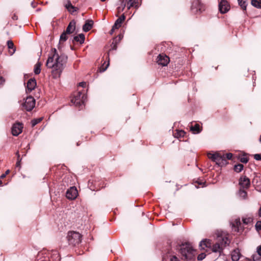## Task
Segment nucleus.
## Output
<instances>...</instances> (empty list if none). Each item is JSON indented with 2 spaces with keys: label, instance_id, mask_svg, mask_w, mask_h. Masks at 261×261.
I'll return each instance as SVG.
<instances>
[{
  "label": "nucleus",
  "instance_id": "f257e3e1",
  "mask_svg": "<svg viewBox=\"0 0 261 261\" xmlns=\"http://www.w3.org/2000/svg\"><path fill=\"white\" fill-rule=\"evenodd\" d=\"M53 55L49 56L46 63L48 68H51V75L54 79L60 78L64 68L67 57L64 55H59L55 48L53 50Z\"/></svg>",
  "mask_w": 261,
  "mask_h": 261
},
{
  "label": "nucleus",
  "instance_id": "f03ea898",
  "mask_svg": "<svg viewBox=\"0 0 261 261\" xmlns=\"http://www.w3.org/2000/svg\"><path fill=\"white\" fill-rule=\"evenodd\" d=\"M230 243V240L226 236L218 237L217 242L212 246V251L214 252H218L221 254L223 249L228 246Z\"/></svg>",
  "mask_w": 261,
  "mask_h": 261
},
{
  "label": "nucleus",
  "instance_id": "7ed1b4c3",
  "mask_svg": "<svg viewBox=\"0 0 261 261\" xmlns=\"http://www.w3.org/2000/svg\"><path fill=\"white\" fill-rule=\"evenodd\" d=\"M206 9V6L200 0H194L191 4V11L195 15H199Z\"/></svg>",
  "mask_w": 261,
  "mask_h": 261
},
{
  "label": "nucleus",
  "instance_id": "20e7f679",
  "mask_svg": "<svg viewBox=\"0 0 261 261\" xmlns=\"http://www.w3.org/2000/svg\"><path fill=\"white\" fill-rule=\"evenodd\" d=\"M86 98V96L82 92H78L73 94L71 102L81 109L83 108Z\"/></svg>",
  "mask_w": 261,
  "mask_h": 261
},
{
  "label": "nucleus",
  "instance_id": "39448f33",
  "mask_svg": "<svg viewBox=\"0 0 261 261\" xmlns=\"http://www.w3.org/2000/svg\"><path fill=\"white\" fill-rule=\"evenodd\" d=\"M69 244L75 246L81 242L82 236L76 231L69 232L67 237Z\"/></svg>",
  "mask_w": 261,
  "mask_h": 261
},
{
  "label": "nucleus",
  "instance_id": "423d86ee",
  "mask_svg": "<svg viewBox=\"0 0 261 261\" xmlns=\"http://www.w3.org/2000/svg\"><path fill=\"white\" fill-rule=\"evenodd\" d=\"M180 252L186 259H191L194 256L195 250L189 244H186L180 248Z\"/></svg>",
  "mask_w": 261,
  "mask_h": 261
},
{
  "label": "nucleus",
  "instance_id": "0eeeda50",
  "mask_svg": "<svg viewBox=\"0 0 261 261\" xmlns=\"http://www.w3.org/2000/svg\"><path fill=\"white\" fill-rule=\"evenodd\" d=\"M35 106V100L32 96H28L23 104V108L27 111H32Z\"/></svg>",
  "mask_w": 261,
  "mask_h": 261
},
{
  "label": "nucleus",
  "instance_id": "6e6552de",
  "mask_svg": "<svg viewBox=\"0 0 261 261\" xmlns=\"http://www.w3.org/2000/svg\"><path fill=\"white\" fill-rule=\"evenodd\" d=\"M23 124L20 122H16L12 127V134L14 136H18L21 133L23 129Z\"/></svg>",
  "mask_w": 261,
  "mask_h": 261
},
{
  "label": "nucleus",
  "instance_id": "1a4fd4ad",
  "mask_svg": "<svg viewBox=\"0 0 261 261\" xmlns=\"http://www.w3.org/2000/svg\"><path fill=\"white\" fill-rule=\"evenodd\" d=\"M78 195L77 190L75 187H70L66 192V196L68 199H75Z\"/></svg>",
  "mask_w": 261,
  "mask_h": 261
},
{
  "label": "nucleus",
  "instance_id": "9d476101",
  "mask_svg": "<svg viewBox=\"0 0 261 261\" xmlns=\"http://www.w3.org/2000/svg\"><path fill=\"white\" fill-rule=\"evenodd\" d=\"M169 61V58L164 54H160L157 58V63L163 66H167Z\"/></svg>",
  "mask_w": 261,
  "mask_h": 261
},
{
  "label": "nucleus",
  "instance_id": "9b49d317",
  "mask_svg": "<svg viewBox=\"0 0 261 261\" xmlns=\"http://www.w3.org/2000/svg\"><path fill=\"white\" fill-rule=\"evenodd\" d=\"M207 156L208 158L211 159L214 162H215L219 166H222V163L221 162H223V159L221 155L219 153H208Z\"/></svg>",
  "mask_w": 261,
  "mask_h": 261
},
{
  "label": "nucleus",
  "instance_id": "f8f14e48",
  "mask_svg": "<svg viewBox=\"0 0 261 261\" xmlns=\"http://www.w3.org/2000/svg\"><path fill=\"white\" fill-rule=\"evenodd\" d=\"M239 185L242 189H248L250 185L249 178L246 176H241L239 179Z\"/></svg>",
  "mask_w": 261,
  "mask_h": 261
},
{
  "label": "nucleus",
  "instance_id": "ddd939ff",
  "mask_svg": "<svg viewBox=\"0 0 261 261\" xmlns=\"http://www.w3.org/2000/svg\"><path fill=\"white\" fill-rule=\"evenodd\" d=\"M219 6V10L221 13H225L229 10V5L225 0H222Z\"/></svg>",
  "mask_w": 261,
  "mask_h": 261
},
{
  "label": "nucleus",
  "instance_id": "4468645a",
  "mask_svg": "<svg viewBox=\"0 0 261 261\" xmlns=\"http://www.w3.org/2000/svg\"><path fill=\"white\" fill-rule=\"evenodd\" d=\"M125 19V15L124 14H122L120 17H119L116 20L114 24L112 27V31L118 29L119 28H120L122 22L124 21Z\"/></svg>",
  "mask_w": 261,
  "mask_h": 261
},
{
  "label": "nucleus",
  "instance_id": "2eb2a0df",
  "mask_svg": "<svg viewBox=\"0 0 261 261\" xmlns=\"http://www.w3.org/2000/svg\"><path fill=\"white\" fill-rule=\"evenodd\" d=\"M241 222L239 218H236L233 222L231 223V227L236 232H239L242 229Z\"/></svg>",
  "mask_w": 261,
  "mask_h": 261
},
{
  "label": "nucleus",
  "instance_id": "dca6fc26",
  "mask_svg": "<svg viewBox=\"0 0 261 261\" xmlns=\"http://www.w3.org/2000/svg\"><path fill=\"white\" fill-rule=\"evenodd\" d=\"M36 82L35 79H30L27 83L26 89L27 92H31L33 90L35 89V88L36 86Z\"/></svg>",
  "mask_w": 261,
  "mask_h": 261
},
{
  "label": "nucleus",
  "instance_id": "f3484780",
  "mask_svg": "<svg viewBox=\"0 0 261 261\" xmlns=\"http://www.w3.org/2000/svg\"><path fill=\"white\" fill-rule=\"evenodd\" d=\"M76 22L75 20H73L71 21L68 25L66 30L65 32L68 34H70L74 32L75 30Z\"/></svg>",
  "mask_w": 261,
  "mask_h": 261
},
{
  "label": "nucleus",
  "instance_id": "a211bd4d",
  "mask_svg": "<svg viewBox=\"0 0 261 261\" xmlns=\"http://www.w3.org/2000/svg\"><path fill=\"white\" fill-rule=\"evenodd\" d=\"M231 259L233 261H238L241 257V253L239 249L233 250L231 252Z\"/></svg>",
  "mask_w": 261,
  "mask_h": 261
},
{
  "label": "nucleus",
  "instance_id": "6ab92c4d",
  "mask_svg": "<svg viewBox=\"0 0 261 261\" xmlns=\"http://www.w3.org/2000/svg\"><path fill=\"white\" fill-rule=\"evenodd\" d=\"M93 25V21L92 20H88L83 25V30L85 32H87L92 29Z\"/></svg>",
  "mask_w": 261,
  "mask_h": 261
},
{
  "label": "nucleus",
  "instance_id": "aec40b11",
  "mask_svg": "<svg viewBox=\"0 0 261 261\" xmlns=\"http://www.w3.org/2000/svg\"><path fill=\"white\" fill-rule=\"evenodd\" d=\"M199 246L202 249H204L205 248H210L212 246L211 241L208 239L203 240L200 242Z\"/></svg>",
  "mask_w": 261,
  "mask_h": 261
},
{
  "label": "nucleus",
  "instance_id": "412c9836",
  "mask_svg": "<svg viewBox=\"0 0 261 261\" xmlns=\"http://www.w3.org/2000/svg\"><path fill=\"white\" fill-rule=\"evenodd\" d=\"M53 261H60V257L58 252L56 250L53 251L50 255Z\"/></svg>",
  "mask_w": 261,
  "mask_h": 261
},
{
  "label": "nucleus",
  "instance_id": "4be33fe9",
  "mask_svg": "<svg viewBox=\"0 0 261 261\" xmlns=\"http://www.w3.org/2000/svg\"><path fill=\"white\" fill-rule=\"evenodd\" d=\"M7 45L9 49H12V50H9L10 55H12L16 50L13 42L11 40H8L7 41Z\"/></svg>",
  "mask_w": 261,
  "mask_h": 261
},
{
  "label": "nucleus",
  "instance_id": "5701e85b",
  "mask_svg": "<svg viewBox=\"0 0 261 261\" xmlns=\"http://www.w3.org/2000/svg\"><path fill=\"white\" fill-rule=\"evenodd\" d=\"M190 129L194 134H198L201 130L199 124L197 123L195 124L194 126H191Z\"/></svg>",
  "mask_w": 261,
  "mask_h": 261
},
{
  "label": "nucleus",
  "instance_id": "b1692460",
  "mask_svg": "<svg viewBox=\"0 0 261 261\" xmlns=\"http://www.w3.org/2000/svg\"><path fill=\"white\" fill-rule=\"evenodd\" d=\"M85 35L83 34H80L74 37V40L79 42L80 43H83L85 41Z\"/></svg>",
  "mask_w": 261,
  "mask_h": 261
},
{
  "label": "nucleus",
  "instance_id": "393cba45",
  "mask_svg": "<svg viewBox=\"0 0 261 261\" xmlns=\"http://www.w3.org/2000/svg\"><path fill=\"white\" fill-rule=\"evenodd\" d=\"M41 66V64L39 62L35 64L34 68V72L36 74H39L40 73Z\"/></svg>",
  "mask_w": 261,
  "mask_h": 261
},
{
  "label": "nucleus",
  "instance_id": "a878e982",
  "mask_svg": "<svg viewBox=\"0 0 261 261\" xmlns=\"http://www.w3.org/2000/svg\"><path fill=\"white\" fill-rule=\"evenodd\" d=\"M244 189L241 188L239 191V195L240 197L242 198L243 199H246L247 196V193L246 191L244 190Z\"/></svg>",
  "mask_w": 261,
  "mask_h": 261
},
{
  "label": "nucleus",
  "instance_id": "bb28decb",
  "mask_svg": "<svg viewBox=\"0 0 261 261\" xmlns=\"http://www.w3.org/2000/svg\"><path fill=\"white\" fill-rule=\"evenodd\" d=\"M240 7L243 10H246L247 7V0H238Z\"/></svg>",
  "mask_w": 261,
  "mask_h": 261
},
{
  "label": "nucleus",
  "instance_id": "cd10ccee",
  "mask_svg": "<svg viewBox=\"0 0 261 261\" xmlns=\"http://www.w3.org/2000/svg\"><path fill=\"white\" fill-rule=\"evenodd\" d=\"M251 5L254 7L261 8V0H252Z\"/></svg>",
  "mask_w": 261,
  "mask_h": 261
},
{
  "label": "nucleus",
  "instance_id": "c85d7f7f",
  "mask_svg": "<svg viewBox=\"0 0 261 261\" xmlns=\"http://www.w3.org/2000/svg\"><path fill=\"white\" fill-rule=\"evenodd\" d=\"M222 156L223 159V162H221L222 163V165L224 164H225V163L226 162V160H225L226 158L228 160L231 159V158L232 157V154L230 153H226V154H223V155H222Z\"/></svg>",
  "mask_w": 261,
  "mask_h": 261
},
{
  "label": "nucleus",
  "instance_id": "c756f323",
  "mask_svg": "<svg viewBox=\"0 0 261 261\" xmlns=\"http://www.w3.org/2000/svg\"><path fill=\"white\" fill-rule=\"evenodd\" d=\"M109 66V61H108V63L106 64V62L100 67L99 68V70L100 72H104L106 70L108 66Z\"/></svg>",
  "mask_w": 261,
  "mask_h": 261
},
{
  "label": "nucleus",
  "instance_id": "7c9ffc66",
  "mask_svg": "<svg viewBox=\"0 0 261 261\" xmlns=\"http://www.w3.org/2000/svg\"><path fill=\"white\" fill-rule=\"evenodd\" d=\"M43 120V117H40L36 119H34L31 121L32 126H35L36 124L40 123Z\"/></svg>",
  "mask_w": 261,
  "mask_h": 261
},
{
  "label": "nucleus",
  "instance_id": "2f4dec72",
  "mask_svg": "<svg viewBox=\"0 0 261 261\" xmlns=\"http://www.w3.org/2000/svg\"><path fill=\"white\" fill-rule=\"evenodd\" d=\"M244 166L241 164H239L238 165H236L234 166V170L239 173L242 171V170L243 169Z\"/></svg>",
  "mask_w": 261,
  "mask_h": 261
},
{
  "label": "nucleus",
  "instance_id": "473e14b6",
  "mask_svg": "<svg viewBox=\"0 0 261 261\" xmlns=\"http://www.w3.org/2000/svg\"><path fill=\"white\" fill-rule=\"evenodd\" d=\"M136 3V0H129L127 5V9H130L131 7L135 6Z\"/></svg>",
  "mask_w": 261,
  "mask_h": 261
},
{
  "label": "nucleus",
  "instance_id": "72a5a7b5",
  "mask_svg": "<svg viewBox=\"0 0 261 261\" xmlns=\"http://www.w3.org/2000/svg\"><path fill=\"white\" fill-rule=\"evenodd\" d=\"M68 33H66V32H64L60 36V42H64L67 40Z\"/></svg>",
  "mask_w": 261,
  "mask_h": 261
},
{
  "label": "nucleus",
  "instance_id": "f704fd0d",
  "mask_svg": "<svg viewBox=\"0 0 261 261\" xmlns=\"http://www.w3.org/2000/svg\"><path fill=\"white\" fill-rule=\"evenodd\" d=\"M71 14H73L74 12H76L78 10V8L73 6L72 5L68 7V9H66Z\"/></svg>",
  "mask_w": 261,
  "mask_h": 261
},
{
  "label": "nucleus",
  "instance_id": "c9c22d12",
  "mask_svg": "<svg viewBox=\"0 0 261 261\" xmlns=\"http://www.w3.org/2000/svg\"><path fill=\"white\" fill-rule=\"evenodd\" d=\"M252 258L253 259V261H261V256L259 255L258 254H253L252 256Z\"/></svg>",
  "mask_w": 261,
  "mask_h": 261
},
{
  "label": "nucleus",
  "instance_id": "e433bc0d",
  "mask_svg": "<svg viewBox=\"0 0 261 261\" xmlns=\"http://www.w3.org/2000/svg\"><path fill=\"white\" fill-rule=\"evenodd\" d=\"M242 221L244 224L247 225L251 222L252 219L250 218H243Z\"/></svg>",
  "mask_w": 261,
  "mask_h": 261
},
{
  "label": "nucleus",
  "instance_id": "4c0bfd02",
  "mask_svg": "<svg viewBox=\"0 0 261 261\" xmlns=\"http://www.w3.org/2000/svg\"><path fill=\"white\" fill-rule=\"evenodd\" d=\"M71 5L72 4L70 0H66L64 2V6L66 8V9H68V7Z\"/></svg>",
  "mask_w": 261,
  "mask_h": 261
},
{
  "label": "nucleus",
  "instance_id": "58836bf2",
  "mask_svg": "<svg viewBox=\"0 0 261 261\" xmlns=\"http://www.w3.org/2000/svg\"><path fill=\"white\" fill-rule=\"evenodd\" d=\"M255 228L257 231L261 230V221H258L255 224Z\"/></svg>",
  "mask_w": 261,
  "mask_h": 261
},
{
  "label": "nucleus",
  "instance_id": "ea45409f",
  "mask_svg": "<svg viewBox=\"0 0 261 261\" xmlns=\"http://www.w3.org/2000/svg\"><path fill=\"white\" fill-rule=\"evenodd\" d=\"M240 161L243 163H247L248 162V158L246 156H243L240 158Z\"/></svg>",
  "mask_w": 261,
  "mask_h": 261
},
{
  "label": "nucleus",
  "instance_id": "a19ab883",
  "mask_svg": "<svg viewBox=\"0 0 261 261\" xmlns=\"http://www.w3.org/2000/svg\"><path fill=\"white\" fill-rule=\"evenodd\" d=\"M205 256H206V255L205 253H200L198 255L197 259L199 260H201L203 259H204L205 257Z\"/></svg>",
  "mask_w": 261,
  "mask_h": 261
},
{
  "label": "nucleus",
  "instance_id": "79ce46f5",
  "mask_svg": "<svg viewBox=\"0 0 261 261\" xmlns=\"http://www.w3.org/2000/svg\"><path fill=\"white\" fill-rule=\"evenodd\" d=\"M177 136L179 137H184L186 133L184 130H179L177 133Z\"/></svg>",
  "mask_w": 261,
  "mask_h": 261
},
{
  "label": "nucleus",
  "instance_id": "37998d69",
  "mask_svg": "<svg viewBox=\"0 0 261 261\" xmlns=\"http://www.w3.org/2000/svg\"><path fill=\"white\" fill-rule=\"evenodd\" d=\"M254 159L257 161H261V154H254Z\"/></svg>",
  "mask_w": 261,
  "mask_h": 261
},
{
  "label": "nucleus",
  "instance_id": "c03bdc74",
  "mask_svg": "<svg viewBox=\"0 0 261 261\" xmlns=\"http://www.w3.org/2000/svg\"><path fill=\"white\" fill-rule=\"evenodd\" d=\"M170 261H179L176 256H171L170 258Z\"/></svg>",
  "mask_w": 261,
  "mask_h": 261
},
{
  "label": "nucleus",
  "instance_id": "a18cd8bd",
  "mask_svg": "<svg viewBox=\"0 0 261 261\" xmlns=\"http://www.w3.org/2000/svg\"><path fill=\"white\" fill-rule=\"evenodd\" d=\"M120 3H121V6L123 9H124L125 6H126V4H125V1L124 0H120Z\"/></svg>",
  "mask_w": 261,
  "mask_h": 261
},
{
  "label": "nucleus",
  "instance_id": "49530a36",
  "mask_svg": "<svg viewBox=\"0 0 261 261\" xmlns=\"http://www.w3.org/2000/svg\"><path fill=\"white\" fill-rule=\"evenodd\" d=\"M256 252L259 255L261 256V245L257 247Z\"/></svg>",
  "mask_w": 261,
  "mask_h": 261
},
{
  "label": "nucleus",
  "instance_id": "de8ad7c7",
  "mask_svg": "<svg viewBox=\"0 0 261 261\" xmlns=\"http://www.w3.org/2000/svg\"><path fill=\"white\" fill-rule=\"evenodd\" d=\"M9 172H10L9 170H7L6 171L5 173H4V174H2V175H1V178H5V177H6V175H7Z\"/></svg>",
  "mask_w": 261,
  "mask_h": 261
},
{
  "label": "nucleus",
  "instance_id": "09e8293b",
  "mask_svg": "<svg viewBox=\"0 0 261 261\" xmlns=\"http://www.w3.org/2000/svg\"><path fill=\"white\" fill-rule=\"evenodd\" d=\"M117 10L118 13H120L124 10V9H123L120 6L118 7Z\"/></svg>",
  "mask_w": 261,
  "mask_h": 261
},
{
  "label": "nucleus",
  "instance_id": "8fccbe9b",
  "mask_svg": "<svg viewBox=\"0 0 261 261\" xmlns=\"http://www.w3.org/2000/svg\"><path fill=\"white\" fill-rule=\"evenodd\" d=\"M4 82H5V80L3 79V77L2 76H0V86L3 85V83H4Z\"/></svg>",
  "mask_w": 261,
  "mask_h": 261
},
{
  "label": "nucleus",
  "instance_id": "3c124183",
  "mask_svg": "<svg viewBox=\"0 0 261 261\" xmlns=\"http://www.w3.org/2000/svg\"><path fill=\"white\" fill-rule=\"evenodd\" d=\"M86 85L85 82H81L79 83V86L82 87H84Z\"/></svg>",
  "mask_w": 261,
  "mask_h": 261
},
{
  "label": "nucleus",
  "instance_id": "603ef678",
  "mask_svg": "<svg viewBox=\"0 0 261 261\" xmlns=\"http://www.w3.org/2000/svg\"><path fill=\"white\" fill-rule=\"evenodd\" d=\"M16 155L17 156L18 160H19V157H20V155H19V154L18 151H17V152L16 153Z\"/></svg>",
  "mask_w": 261,
  "mask_h": 261
},
{
  "label": "nucleus",
  "instance_id": "864d4df0",
  "mask_svg": "<svg viewBox=\"0 0 261 261\" xmlns=\"http://www.w3.org/2000/svg\"><path fill=\"white\" fill-rule=\"evenodd\" d=\"M16 165H17V166H19V161H18L17 162V163H16Z\"/></svg>",
  "mask_w": 261,
  "mask_h": 261
},
{
  "label": "nucleus",
  "instance_id": "5fc2aeb1",
  "mask_svg": "<svg viewBox=\"0 0 261 261\" xmlns=\"http://www.w3.org/2000/svg\"><path fill=\"white\" fill-rule=\"evenodd\" d=\"M202 184H203V182H198V184H199V185H202Z\"/></svg>",
  "mask_w": 261,
  "mask_h": 261
},
{
  "label": "nucleus",
  "instance_id": "6e6d98bb",
  "mask_svg": "<svg viewBox=\"0 0 261 261\" xmlns=\"http://www.w3.org/2000/svg\"><path fill=\"white\" fill-rule=\"evenodd\" d=\"M114 31H115V30H114V31H112V30H111V34H112V33H113V32Z\"/></svg>",
  "mask_w": 261,
  "mask_h": 261
},
{
  "label": "nucleus",
  "instance_id": "4d7b16f0",
  "mask_svg": "<svg viewBox=\"0 0 261 261\" xmlns=\"http://www.w3.org/2000/svg\"><path fill=\"white\" fill-rule=\"evenodd\" d=\"M106 0H100L101 2H105Z\"/></svg>",
  "mask_w": 261,
  "mask_h": 261
},
{
  "label": "nucleus",
  "instance_id": "13d9d810",
  "mask_svg": "<svg viewBox=\"0 0 261 261\" xmlns=\"http://www.w3.org/2000/svg\"><path fill=\"white\" fill-rule=\"evenodd\" d=\"M2 184V180H0V185H1Z\"/></svg>",
  "mask_w": 261,
  "mask_h": 261
},
{
  "label": "nucleus",
  "instance_id": "bf43d9fd",
  "mask_svg": "<svg viewBox=\"0 0 261 261\" xmlns=\"http://www.w3.org/2000/svg\"><path fill=\"white\" fill-rule=\"evenodd\" d=\"M113 49H116V47H115V46L114 45V46L113 47Z\"/></svg>",
  "mask_w": 261,
  "mask_h": 261
},
{
  "label": "nucleus",
  "instance_id": "052dcab7",
  "mask_svg": "<svg viewBox=\"0 0 261 261\" xmlns=\"http://www.w3.org/2000/svg\"><path fill=\"white\" fill-rule=\"evenodd\" d=\"M259 141L261 142V137H260Z\"/></svg>",
  "mask_w": 261,
  "mask_h": 261
},
{
  "label": "nucleus",
  "instance_id": "680f3d73",
  "mask_svg": "<svg viewBox=\"0 0 261 261\" xmlns=\"http://www.w3.org/2000/svg\"><path fill=\"white\" fill-rule=\"evenodd\" d=\"M108 58L109 59V55H108Z\"/></svg>",
  "mask_w": 261,
  "mask_h": 261
}]
</instances>
